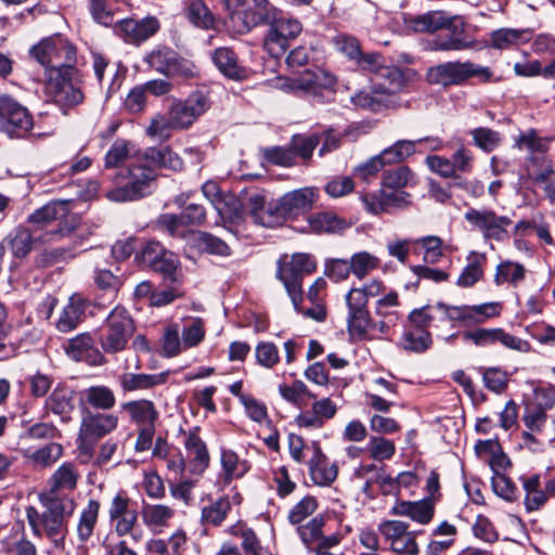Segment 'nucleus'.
<instances>
[{
    "mask_svg": "<svg viewBox=\"0 0 555 555\" xmlns=\"http://www.w3.org/2000/svg\"><path fill=\"white\" fill-rule=\"evenodd\" d=\"M29 55L44 67L46 79L52 69L65 72L76 63V48L61 35L41 39L29 49Z\"/></svg>",
    "mask_w": 555,
    "mask_h": 555,
    "instance_id": "20e7f679",
    "label": "nucleus"
},
{
    "mask_svg": "<svg viewBox=\"0 0 555 555\" xmlns=\"http://www.w3.org/2000/svg\"><path fill=\"white\" fill-rule=\"evenodd\" d=\"M354 476L365 479L363 492L367 495L372 494L374 485L379 486L384 493H390L395 489V479L386 473L383 466L376 464L360 465L356 469Z\"/></svg>",
    "mask_w": 555,
    "mask_h": 555,
    "instance_id": "4be33fe9",
    "label": "nucleus"
},
{
    "mask_svg": "<svg viewBox=\"0 0 555 555\" xmlns=\"http://www.w3.org/2000/svg\"><path fill=\"white\" fill-rule=\"evenodd\" d=\"M144 153L147 163H150L155 172L157 168H167L173 171L183 168V162L180 156L168 146L150 147Z\"/></svg>",
    "mask_w": 555,
    "mask_h": 555,
    "instance_id": "c9c22d12",
    "label": "nucleus"
},
{
    "mask_svg": "<svg viewBox=\"0 0 555 555\" xmlns=\"http://www.w3.org/2000/svg\"><path fill=\"white\" fill-rule=\"evenodd\" d=\"M135 331L133 319L122 307H115L107 315L100 332V345L106 353L126 349Z\"/></svg>",
    "mask_w": 555,
    "mask_h": 555,
    "instance_id": "423d86ee",
    "label": "nucleus"
},
{
    "mask_svg": "<svg viewBox=\"0 0 555 555\" xmlns=\"http://www.w3.org/2000/svg\"><path fill=\"white\" fill-rule=\"evenodd\" d=\"M417 182L414 172L406 166L386 170L382 176V188L386 190H402Z\"/></svg>",
    "mask_w": 555,
    "mask_h": 555,
    "instance_id": "ea45409f",
    "label": "nucleus"
},
{
    "mask_svg": "<svg viewBox=\"0 0 555 555\" xmlns=\"http://www.w3.org/2000/svg\"><path fill=\"white\" fill-rule=\"evenodd\" d=\"M309 473L318 486H330L337 477V466L328 461L319 446H315L313 456L309 461Z\"/></svg>",
    "mask_w": 555,
    "mask_h": 555,
    "instance_id": "cd10ccee",
    "label": "nucleus"
},
{
    "mask_svg": "<svg viewBox=\"0 0 555 555\" xmlns=\"http://www.w3.org/2000/svg\"><path fill=\"white\" fill-rule=\"evenodd\" d=\"M336 78L328 72L317 68L304 72L293 79H280L278 87L286 92H305L318 95L322 90L333 89Z\"/></svg>",
    "mask_w": 555,
    "mask_h": 555,
    "instance_id": "ddd939ff",
    "label": "nucleus"
},
{
    "mask_svg": "<svg viewBox=\"0 0 555 555\" xmlns=\"http://www.w3.org/2000/svg\"><path fill=\"white\" fill-rule=\"evenodd\" d=\"M323 516H315L309 520L306 525L299 526L297 532L300 535L301 541L307 547H311L314 543L321 539L322 529L324 527Z\"/></svg>",
    "mask_w": 555,
    "mask_h": 555,
    "instance_id": "e2e57ef3",
    "label": "nucleus"
},
{
    "mask_svg": "<svg viewBox=\"0 0 555 555\" xmlns=\"http://www.w3.org/2000/svg\"><path fill=\"white\" fill-rule=\"evenodd\" d=\"M160 28L159 21L154 16L141 20L127 18L120 22V30L126 40L131 43H140L154 36Z\"/></svg>",
    "mask_w": 555,
    "mask_h": 555,
    "instance_id": "b1692460",
    "label": "nucleus"
},
{
    "mask_svg": "<svg viewBox=\"0 0 555 555\" xmlns=\"http://www.w3.org/2000/svg\"><path fill=\"white\" fill-rule=\"evenodd\" d=\"M221 465L228 481L242 477L248 470L247 463L232 450H222Z\"/></svg>",
    "mask_w": 555,
    "mask_h": 555,
    "instance_id": "864d4df0",
    "label": "nucleus"
},
{
    "mask_svg": "<svg viewBox=\"0 0 555 555\" xmlns=\"http://www.w3.org/2000/svg\"><path fill=\"white\" fill-rule=\"evenodd\" d=\"M168 375V372L157 374L126 373L120 376V387L124 391L146 390L165 384Z\"/></svg>",
    "mask_w": 555,
    "mask_h": 555,
    "instance_id": "473e14b6",
    "label": "nucleus"
},
{
    "mask_svg": "<svg viewBox=\"0 0 555 555\" xmlns=\"http://www.w3.org/2000/svg\"><path fill=\"white\" fill-rule=\"evenodd\" d=\"M413 244L421 245L424 249V260L428 263L438 262L443 256V241L437 235H426L413 240Z\"/></svg>",
    "mask_w": 555,
    "mask_h": 555,
    "instance_id": "6e6d98bb",
    "label": "nucleus"
},
{
    "mask_svg": "<svg viewBox=\"0 0 555 555\" xmlns=\"http://www.w3.org/2000/svg\"><path fill=\"white\" fill-rule=\"evenodd\" d=\"M81 402L90 408L108 411L116 404L113 389L105 385H93L81 391Z\"/></svg>",
    "mask_w": 555,
    "mask_h": 555,
    "instance_id": "7c9ffc66",
    "label": "nucleus"
},
{
    "mask_svg": "<svg viewBox=\"0 0 555 555\" xmlns=\"http://www.w3.org/2000/svg\"><path fill=\"white\" fill-rule=\"evenodd\" d=\"M63 455V447L56 442H50L42 448L26 454L29 463L37 468L52 466Z\"/></svg>",
    "mask_w": 555,
    "mask_h": 555,
    "instance_id": "a19ab883",
    "label": "nucleus"
},
{
    "mask_svg": "<svg viewBox=\"0 0 555 555\" xmlns=\"http://www.w3.org/2000/svg\"><path fill=\"white\" fill-rule=\"evenodd\" d=\"M351 102L359 108L374 113L382 112L387 108H393L390 105V102L380 94L375 86H373L372 90H361L353 94L351 96Z\"/></svg>",
    "mask_w": 555,
    "mask_h": 555,
    "instance_id": "58836bf2",
    "label": "nucleus"
},
{
    "mask_svg": "<svg viewBox=\"0 0 555 555\" xmlns=\"http://www.w3.org/2000/svg\"><path fill=\"white\" fill-rule=\"evenodd\" d=\"M184 446L189 457L188 470L192 475L203 474L209 464V453L205 442L195 431H191L184 441Z\"/></svg>",
    "mask_w": 555,
    "mask_h": 555,
    "instance_id": "393cba45",
    "label": "nucleus"
},
{
    "mask_svg": "<svg viewBox=\"0 0 555 555\" xmlns=\"http://www.w3.org/2000/svg\"><path fill=\"white\" fill-rule=\"evenodd\" d=\"M395 516L409 517L420 525L429 524L435 516V502L431 499L420 501H398L390 509Z\"/></svg>",
    "mask_w": 555,
    "mask_h": 555,
    "instance_id": "412c9836",
    "label": "nucleus"
},
{
    "mask_svg": "<svg viewBox=\"0 0 555 555\" xmlns=\"http://www.w3.org/2000/svg\"><path fill=\"white\" fill-rule=\"evenodd\" d=\"M185 15L196 27L203 29L215 27V15L202 0H191L185 8Z\"/></svg>",
    "mask_w": 555,
    "mask_h": 555,
    "instance_id": "37998d69",
    "label": "nucleus"
},
{
    "mask_svg": "<svg viewBox=\"0 0 555 555\" xmlns=\"http://www.w3.org/2000/svg\"><path fill=\"white\" fill-rule=\"evenodd\" d=\"M347 305V326L352 337L363 339L370 332L372 318L367 309V304L354 298L352 295L346 294Z\"/></svg>",
    "mask_w": 555,
    "mask_h": 555,
    "instance_id": "6ab92c4d",
    "label": "nucleus"
},
{
    "mask_svg": "<svg viewBox=\"0 0 555 555\" xmlns=\"http://www.w3.org/2000/svg\"><path fill=\"white\" fill-rule=\"evenodd\" d=\"M141 257L144 264L162 273L165 280L173 283L179 282L178 258L173 253L166 250L159 243H149L143 248Z\"/></svg>",
    "mask_w": 555,
    "mask_h": 555,
    "instance_id": "f3484780",
    "label": "nucleus"
},
{
    "mask_svg": "<svg viewBox=\"0 0 555 555\" xmlns=\"http://www.w3.org/2000/svg\"><path fill=\"white\" fill-rule=\"evenodd\" d=\"M231 509V503L228 498H220L202 509V520L206 524L219 526Z\"/></svg>",
    "mask_w": 555,
    "mask_h": 555,
    "instance_id": "5fc2aeb1",
    "label": "nucleus"
},
{
    "mask_svg": "<svg viewBox=\"0 0 555 555\" xmlns=\"http://www.w3.org/2000/svg\"><path fill=\"white\" fill-rule=\"evenodd\" d=\"M366 450L372 460L377 462L388 461L396 453L393 441L382 436H372L367 442Z\"/></svg>",
    "mask_w": 555,
    "mask_h": 555,
    "instance_id": "3c124183",
    "label": "nucleus"
},
{
    "mask_svg": "<svg viewBox=\"0 0 555 555\" xmlns=\"http://www.w3.org/2000/svg\"><path fill=\"white\" fill-rule=\"evenodd\" d=\"M526 275V269L521 263L511 260L502 261L498 264L494 275L496 285L512 284L518 285Z\"/></svg>",
    "mask_w": 555,
    "mask_h": 555,
    "instance_id": "c03bdc74",
    "label": "nucleus"
},
{
    "mask_svg": "<svg viewBox=\"0 0 555 555\" xmlns=\"http://www.w3.org/2000/svg\"><path fill=\"white\" fill-rule=\"evenodd\" d=\"M431 336L427 330L408 328L402 335V347L412 352H424L431 345Z\"/></svg>",
    "mask_w": 555,
    "mask_h": 555,
    "instance_id": "49530a36",
    "label": "nucleus"
},
{
    "mask_svg": "<svg viewBox=\"0 0 555 555\" xmlns=\"http://www.w3.org/2000/svg\"><path fill=\"white\" fill-rule=\"evenodd\" d=\"M37 241L49 243L50 238L47 232L43 235L36 236L28 229L24 228H17L7 236L9 248L16 258L25 257L33 249Z\"/></svg>",
    "mask_w": 555,
    "mask_h": 555,
    "instance_id": "c85d7f7f",
    "label": "nucleus"
},
{
    "mask_svg": "<svg viewBox=\"0 0 555 555\" xmlns=\"http://www.w3.org/2000/svg\"><path fill=\"white\" fill-rule=\"evenodd\" d=\"M400 306L399 295L396 291L386 293L383 297L375 302V313L378 317L389 319V322L397 321L399 314L395 308Z\"/></svg>",
    "mask_w": 555,
    "mask_h": 555,
    "instance_id": "0e129e2a",
    "label": "nucleus"
},
{
    "mask_svg": "<svg viewBox=\"0 0 555 555\" xmlns=\"http://www.w3.org/2000/svg\"><path fill=\"white\" fill-rule=\"evenodd\" d=\"M46 92L61 107H73L82 103L85 95L75 68L65 72L52 69L46 79Z\"/></svg>",
    "mask_w": 555,
    "mask_h": 555,
    "instance_id": "0eeeda50",
    "label": "nucleus"
},
{
    "mask_svg": "<svg viewBox=\"0 0 555 555\" xmlns=\"http://www.w3.org/2000/svg\"><path fill=\"white\" fill-rule=\"evenodd\" d=\"M474 144L486 153L492 152L501 141L500 133L490 128L479 127L470 132Z\"/></svg>",
    "mask_w": 555,
    "mask_h": 555,
    "instance_id": "bf43d9fd",
    "label": "nucleus"
},
{
    "mask_svg": "<svg viewBox=\"0 0 555 555\" xmlns=\"http://www.w3.org/2000/svg\"><path fill=\"white\" fill-rule=\"evenodd\" d=\"M319 198V190L306 186L285 193L274 202L276 221L280 218L296 217L312 209Z\"/></svg>",
    "mask_w": 555,
    "mask_h": 555,
    "instance_id": "4468645a",
    "label": "nucleus"
},
{
    "mask_svg": "<svg viewBox=\"0 0 555 555\" xmlns=\"http://www.w3.org/2000/svg\"><path fill=\"white\" fill-rule=\"evenodd\" d=\"M377 530L388 548L396 555H418L420 546L416 533L410 530V525L402 520H383Z\"/></svg>",
    "mask_w": 555,
    "mask_h": 555,
    "instance_id": "9d476101",
    "label": "nucleus"
},
{
    "mask_svg": "<svg viewBox=\"0 0 555 555\" xmlns=\"http://www.w3.org/2000/svg\"><path fill=\"white\" fill-rule=\"evenodd\" d=\"M336 412L337 405L330 398L314 400L311 409L301 411L295 417V423L300 428L320 429Z\"/></svg>",
    "mask_w": 555,
    "mask_h": 555,
    "instance_id": "aec40b11",
    "label": "nucleus"
},
{
    "mask_svg": "<svg viewBox=\"0 0 555 555\" xmlns=\"http://www.w3.org/2000/svg\"><path fill=\"white\" fill-rule=\"evenodd\" d=\"M119 418L113 413L88 412L81 418L78 439L80 455L89 460L92 455V447L88 441H96L114 431L118 426Z\"/></svg>",
    "mask_w": 555,
    "mask_h": 555,
    "instance_id": "1a4fd4ad",
    "label": "nucleus"
},
{
    "mask_svg": "<svg viewBox=\"0 0 555 555\" xmlns=\"http://www.w3.org/2000/svg\"><path fill=\"white\" fill-rule=\"evenodd\" d=\"M101 504L98 500L90 499L81 509L76 526V532L80 542H87L93 534L98 522Z\"/></svg>",
    "mask_w": 555,
    "mask_h": 555,
    "instance_id": "72a5a7b5",
    "label": "nucleus"
},
{
    "mask_svg": "<svg viewBox=\"0 0 555 555\" xmlns=\"http://www.w3.org/2000/svg\"><path fill=\"white\" fill-rule=\"evenodd\" d=\"M44 408L64 422L70 421L75 411V391L67 386L57 385L46 399Z\"/></svg>",
    "mask_w": 555,
    "mask_h": 555,
    "instance_id": "5701e85b",
    "label": "nucleus"
},
{
    "mask_svg": "<svg viewBox=\"0 0 555 555\" xmlns=\"http://www.w3.org/2000/svg\"><path fill=\"white\" fill-rule=\"evenodd\" d=\"M212 61L227 77L241 80L247 76V69L242 66L234 51L230 48H218L212 54Z\"/></svg>",
    "mask_w": 555,
    "mask_h": 555,
    "instance_id": "c756f323",
    "label": "nucleus"
},
{
    "mask_svg": "<svg viewBox=\"0 0 555 555\" xmlns=\"http://www.w3.org/2000/svg\"><path fill=\"white\" fill-rule=\"evenodd\" d=\"M528 177L534 182H545L554 175L552 162L544 155H534L528 159Z\"/></svg>",
    "mask_w": 555,
    "mask_h": 555,
    "instance_id": "09e8293b",
    "label": "nucleus"
},
{
    "mask_svg": "<svg viewBox=\"0 0 555 555\" xmlns=\"http://www.w3.org/2000/svg\"><path fill=\"white\" fill-rule=\"evenodd\" d=\"M465 220L479 230L485 238L503 240L506 228L512 223L507 216H498L491 209L470 208L464 215Z\"/></svg>",
    "mask_w": 555,
    "mask_h": 555,
    "instance_id": "2eb2a0df",
    "label": "nucleus"
},
{
    "mask_svg": "<svg viewBox=\"0 0 555 555\" xmlns=\"http://www.w3.org/2000/svg\"><path fill=\"white\" fill-rule=\"evenodd\" d=\"M120 185L109 190L106 197L113 202H130L140 199L150 194L151 183L156 178V172L147 163L143 153L138 156L127 168L125 175H120Z\"/></svg>",
    "mask_w": 555,
    "mask_h": 555,
    "instance_id": "f03ea898",
    "label": "nucleus"
},
{
    "mask_svg": "<svg viewBox=\"0 0 555 555\" xmlns=\"http://www.w3.org/2000/svg\"><path fill=\"white\" fill-rule=\"evenodd\" d=\"M480 76L485 80L491 77V72L487 67L476 65L472 62H446L431 66L427 69L426 80L430 85L449 87L461 85L470 77Z\"/></svg>",
    "mask_w": 555,
    "mask_h": 555,
    "instance_id": "6e6552de",
    "label": "nucleus"
},
{
    "mask_svg": "<svg viewBox=\"0 0 555 555\" xmlns=\"http://www.w3.org/2000/svg\"><path fill=\"white\" fill-rule=\"evenodd\" d=\"M80 474L75 464L63 463L49 478V489L39 492V511L25 506V517L35 538H47L57 550L65 548L68 520L76 509L74 498L64 491L76 489Z\"/></svg>",
    "mask_w": 555,
    "mask_h": 555,
    "instance_id": "f257e3e1",
    "label": "nucleus"
},
{
    "mask_svg": "<svg viewBox=\"0 0 555 555\" xmlns=\"http://www.w3.org/2000/svg\"><path fill=\"white\" fill-rule=\"evenodd\" d=\"M107 516L117 537L129 535L132 543L141 542L143 531L139 528V513L135 503L125 491H119L112 498Z\"/></svg>",
    "mask_w": 555,
    "mask_h": 555,
    "instance_id": "39448f33",
    "label": "nucleus"
},
{
    "mask_svg": "<svg viewBox=\"0 0 555 555\" xmlns=\"http://www.w3.org/2000/svg\"><path fill=\"white\" fill-rule=\"evenodd\" d=\"M417 78V73L412 68H400L397 66L379 67L376 74L375 88L393 108L400 106L399 92Z\"/></svg>",
    "mask_w": 555,
    "mask_h": 555,
    "instance_id": "9b49d317",
    "label": "nucleus"
},
{
    "mask_svg": "<svg viewBox=\"0 0 555 555\" xmlns=\"http://www.w3.org/2000/svg\"><path fill=\"white\" fill-rule=\"evenodd\" d=\"M315 270L314 257L306 253H295L292 256L285 254L276 262V279L283 283L296 311H299V304L302 301L304 276Z\"/></svg>",
    "mask_w": 555,
    "mask_h": 555,
    "instance_id": "7ed1b4c3",
    "label": "nucleus"
},
{
    "mask_svg": "<svg viewBox=\"0 0 555 555\" xmlns=\"http://www.w3.org/2000/svg\"><path fill=\"white\" fill-rule=\"evenodd\" d=\"M209 108L207 95L201 91L190 94L184 101L175 102L170 107L171 125L176 129L190 127Z\"/></svg>",
    "mask_w": 555,
    "mask_h": 555,
    "instance_id": "dca6fc26",
    "label": "nucleus"
},
{
    "mask_svg": "<svg viewBox=\"0 0 555 555\" xmlns=\"http://www.w3.org/2000/svg\"><path fill=\"white\" fill-rule=\"evenodd\" d=\"M238 8L230 18L238 33H246L263 23L268 15V0H238Z\"/></svg>",
    "mask_w": 555,
    "mask_h": 555,
    "instance_id": "a211bd4d",
    "label": "nucleus"
},
{
    "mask_svg": "<svg viewBox=\"0 0 555 555\" xmlns=\"http://www.w3.org/2000/svg\"><path fill=\"white\" fill-rule=\"evenodd\" d=\"M350 264L352 274L359 280H363L371 272L379 268L380 260L369 251H360L351 256Z\"/></svg>",
    "mask_w": 555,
    "mask_h": 555,
    "instance_id": "a18cd8bd",
    "label": "nucleus"
},
{
    "mask_svg": "<svg viewBox=\"0 0 555 555\" xmlns=\"http://www.w3.org/2000/svg\"><path fill=\"white\" fill-rule=\"evenodd\" d=\"M451 160L456 172L459 173H470L475 166L474 153L463 144H460L451 155Z\"/></svg>",
    "mask_w": 555,
    "mask_h": 555,
    "instance_id": "774afa93",
    "label": "nucleus"
},
{
    "mask_svg": "<svg viewBox=\"0 0 555 555\" xmlns=\"http://www.w3.org/2000/svg\"><path fill=\"white\" fill-rule=\"evenodd\" d=\"M528 31L512 29V28H501L494 30L491 34V46L495 49H508L513 46H516L522 41H526Z\"/></svg>",
    "mask_w": 555,
    "mask_h": 555,
    "instance_id": "de8ad7c7",
    "label": "nucleus"
},
{
    "mask_svg": "<svg viewBox=\"0 0 555 555\" xmlns=\"http://www.w3.org/2000/svg\"><path fill=\"white\" fill-rule=\"evenodd\" d=\"M196 241L198 248L206 253L217 256L230 255V247L228 244L210 233L198 232Z\"/></svg>",
    "mask_w": 555,
    "mask_h": 555,
    "instance_id": "69168bd1",
    "label": "nucleus"
},
{
    "mask_svg": "<svg viewBox=\"0 0 555 555\" xmlns=\"http://www.w3.org/2000/svg\"><path fill=\"white\" fill-rule=\"evenodd\" d=\"M482 380L487 389L502 393L508 385L507 373L499 367H481Z\"/></svg>",
    "mask_w": 555,
    "mask_h": 555,
    "instance_id": "4d7b16f0",
    "label": "nucleus"
},
{
    "mask_svg": "<svg viewBox=\"0 0 555 555\" xmlns=\"http://www.w3.org/2000/svg\"><path fill=\"white\" fill-rule=\"evenodd\" d=\"M160 348L162 354L166 358L176 357L184 350L179 326L177 324H171L165 327L162 336Z\"/></svg>",
    "mask_w": 555,
    "mask_h": 555,
    "instance_id": "8fccbe9b",
    "label": "nucleus"
},
{
    "mask_svg": "<svg viewBox=\"0 0 555 555\" xmlns=\"http://www.w3.org/2000/svg\"><path fill=\"white\" fill-rule=\"evenodd\" d=\"M176 60V52L167 49H156L152 51L145 59L146 63L160 74L168 77L172 62Z\"/></svg>",
    "mask_w": 555,
    "mask_h": 555,
    "instance_id": "13d9d810",
    "label": "nucleus"
},
{
    "mask_svg": "<svg viewBox=\"0 0 555 555\" xmlns=\"http://www.w3.org/2000/svg\"><path fill=\"white\" fill-rule=\"evenodd\" d=\"M129 418L139 427L155 426L159 413L155 403L149 399H138L121 404Z\"/></svg>",
    "mask_w": 555,
    "mask_h": 555,
    "instance_id": "a878e982",
    "label": "nucleus"
},
{
    "mask_svg": "<svg viewBox=\"0 0 555 555\" xmlns=\"http://www.w3.org/2000/svg\"><path fill=\"white\" fill-rule=\"evenodd\" d=\"M414 28L417 31H436L449 26V20L440 12H428L416 16L413 21Z\"/></svg>",
    "mask_w": 555,
    "mask_h": 555,
    "instance_id": "680f3d73",
    "label": "nucleus"
},
{
    "mask_svg": "<svg viewBox=\"0 0 555 555\" xmlns=\"http://www.w3.org/2000/svg\"><path fill=\"white\" fill-rule=\"evenodd\" d=\"M486 255L477 251H470L467 257V264L457 278L456 285L460 287H472L483 275V264L486 263Z\"/></svg>",
    "mask_w": 555,
    "mask_h": 555,
    "instance_id": "e433bc0d",
    "label": "nucleus"
},
{
    "mask_svg": "<svg viewBox=\"0 0 555 555\" xmlns=\"http://www.w3.org/2000/svg\"><path fill=\"white\" fill-rule=\"evenodd\" d=\"M425 141H433V142L437 143L435 146L436 149L440 146V144H439L440 142L436 138H431V139L424 138V139H418L415 141L399 140V141L395 142L391 146L383 150L379 154H380L383 160L385 162L386 166L401 163L404 159H406L409 156L414 154L415 146L417 143H422Z\"/></svg>",
    "mask_w": 555,
    "mask_h": 555,
    "instance_id": "2f4dec72",
    "label": "nucleus"
},
{
    "mask_svg": "<svg viewBox=\"0 0 555 555\" xmlns=\"http://www.w3.org/2000/svg\"><path fill=\"white\" fill-rule=\"evenodd\" d=\"M206 330L201 319H193L181 332V339L184 349L198 346L205 338Z\"/></svg>",
    "mask_w": 555,
    "mask_h": 555,
    "instance_id": "052dcab7",
    "label": "nucleus"
},
{
    "mask_svg": "<svg viewBox=\"0 0 555 555\" xmlns=\"http://www.w3.org/2000/svg\"><path fill=\"white\" fill-rule=\"evenodd\" d=\"M68 201H56L51 202L29 217V222L38 225L49 224L50 222L62 219L67 216L68 212Z\"/></svg>",
    "mask_w": 555,
    "mask_h": 555,
    "instance_id": "79ce46f5",
    "label": "nucleus"
},
{
    "mask_svg": "<svg viewBox=\"0 0 555 555\" xmlns=\"http://www.w3.org/2000/svg\"><path fill=\"white\" fill-rule=\"evenodd\" d=\"M33 127L27 109L10 96H0V131L10 137H23Z\"/></svg>",
    "mask_w": 555,
    "mask_h": 555,
    "instance_id": "f8f14e48",
    "label": "nucleus"
},
{
    "mask_svg": "<svg viewBox=\"0 0 555 555\" xmlns=\"http://www.w3.org/2000/svg\"><path fill=\"white\" fill-rule=\"evenodd\" d=\"M66 352L76 361H87L93 365L104 363L103 354L93 348V340L89 334H81L70 339Z\"/></svg>",
    "mask_w": 555,
    "mask_h": 555,
    "instance_id": "bb28decb",
    "label": "nucleus"
},
{
    "mask_svg": "<svg viewBox=\"0 0 555 555\" xmlns=\"http://www.w3.org/2000/svg\"><path fill=\"white\" fill-rule=\"evenodd\" d=\"M247 207L256 223L271 227L276 221L274 202L266 208V198L260 193H255L247 198Z\"/></svg>",
    "mask_w": 555,
    "mask_h": 555,
    "instance_id": "4c0bfd02",
    "label": "nucleus"
},
{
    "mask_svg": "<svg viewBox=\"0 0 555 555\" xmlns=\"http://www.w3.org/2000/svg\"><path fill=\"white\" fill-rule=\"evenodd\" d=\"M172 516L173 509L163 504L147 505L143 508V519L147 526H164Z\"/></svg>",
    "mask_w": 555,
    "mask_h": 555,
    "instance_id": "338daca9",
    "label": "nucleus"
},
{
    "mask_svg": "<svg viewBox=\"0 0 555 555\" xmlns=\"http://www.w3.org/2000/svg\"><path fill=\"white\" fill-rule=\"evenodd\" d=\"M279 392L284 400L298 406L306 404L305 397L315 399V395L301 380H295L292 385H280Z\"/></svg>",
    "mask_w": 555,
    "mask_h": 555,
    "instance_id": "603ef678",
    "label": "nucleus"
},
{
    "mask_svg": "<svg viewBox=\"0 0 555 555\" xmlns=\"http://www.w3.org/2000/svg\"><path fill=\"white\" fill-rule=\"evenodd\" d=\"M85 308L82 298L76 295L72 296L56 322L57 330L63 333L75 330L82 320Z\"/></svg>",
    "mask_w": 555,
    "mask_h": 555,
    "instance_id": "f704fd0d",
    "label": "nucleus"
}]
</instances>
